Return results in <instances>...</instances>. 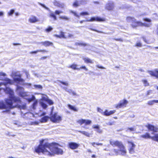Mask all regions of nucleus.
I'll list each match as a JSON object with an SVG mask.
<instances>
[{
  "label": "nucleus",
  "instance_id": "nucleus-50",
  "mask_svg": "<svg viewBox=\"0 0 158 158\" xmlns=\"http://www.w3.org/2000/svg\"><path fill=\"white\" fill-rule=\"evenodd\" d=\"M135 131V129L134 127H128L127 129V131Z\"/></svg>",
  "mask_w": 158,
  "mask_h": 158
},
{
  "label": "nucleus",
  "instance_id": "nucleus-34",
  "mask_svg": "<svg viewBox=\"0 0 158 158\" xmlns=\"http://www.w3.org/2000/svg\"><path fill=\"white\" fill-rule=\"evenodd\" d=\"M79 132L88 137H90V134L87 132L83 131H79Z\"/></svg>",
  "mask_w": 158,
  "mask_h": 158
},
{
  "label": "nucleus",
  "instance_id": "nucleus-54",
  "mask_svg": "<svg viewBox=\"0 0 158 158\" xmlns=\"http://www.w3.org/2000/svg\"><path fill=\"white\" fill-rule=\"evenodd\" d=\"M35 98L34 96H32L31 98H29L27 99L28 102H31L35 99Z\"/></svg>",
  "mask_w": 158,
  "mask_h": 158
},
{
  "label": "nucleus",
  "instance_id": "nucleus-43",
  "mask_svg": "<svg viewBox=\"0 0 158 158\" xmlns=\"http://www.w3.org/2000/svg\"><path fill=\"white\" fill-rule=\"evenodd\" d=\"M54 13L56 15H59L60 14L63 13V12L61 10H56L55 11Z\"/></svg>",
  "mask_w": 158,
  "mask_h": 158
},
{
  "label": "nucleus",
  "instance_id": "nucleus-41",
  "mask_svg": "<svg viewBox=\"0 0 158 158\" xmlns=\"http://www.w3.org/2000/svg\"><path fill=\"white\" fill-rule=\"evenodd\" d=\"M59 18L61 19H64L66 20H68L69 19L68 17L64 16H60L59 17Z\"/></svg>",
  "mask_w": 158,
  "mask_h": 158
},
{
  "label": "nucleus",
  "instance_id": "nucleus-57",
  "mask_svg": "<svg viewBox=\"0 0 158 158\" xmlns=\"http://www.w3.org/2000/svg\"><path fill=\"white\" fill-rule=\"evenodd\" d=\"M39 52H47L48 51L45 50H38Z\"/></svg>",
  "mask_w": 158,
  "mask_h": 158
},
{
  "label": "nucleus",
  "instance_id": "nucleus-26",
  "mask_svg": "<svg viewBox=\"0 0 158 158\" xmlns=\"http://www.w3.org/2000/svg\"><path fill=\"white\" fill-rule=\"evenodd\" d=\"M77 65L76 64L73 63L72 64L70 65L68 67V68H71L73 70H78L79 69V68H77Z\"/></svg>",
  "mask_w": 158,
  "mask_h": 158
},
{
  "label": "nucleus",
  "instance_id": "nucleus-6",
  "mask_svg": "<svg viewBox=\"0 0 158 158\" xmlns=\"http://www.w3.org/2000/svg\"><path fill=\"white\" fill-rule=\"evenodd\" d=\"M145 127L150 131L154 133H157L158 132V127L154 125L148 124L145 126Z\"/></svg>",
  "mask_w": 158,
  "mask_h": 158
},
{
  "label": "nucleus",
  "instance_id": "nucleus-46",
  "mask_svg": "<svg viewBox=\"0 0 158 158\" xmlns=\"http://www.w3.org/2000/svg\"><path fill=\"white\" fill-rule=\"evenodd\" d=\"M113 152L116 155H118L119 154V150L118 149H114L113 150Z\"/></svg>",
  "mask_w": 158,
  "mask_h": 158
},
{
  "label": "nucleus",
  "instance_id": "nucleus-44",
  "mask_svg": "<svg viewBox=\"0 0 158 158\" xmlns=\"http://www.w3.org/2000/svg\"><path fill=\"white\" fill-rule=\"evenodd\" d=\"M79 69H78V70H80L81 69H84L86 71H87L88 69L87 68H86L85 66L84 65H82L81 66L80 68H79Z\"/></svg>",
  "mask_w": 158,
  "mask_h": 158
},
{
  "label": "nucleus",
  "instance_id": "nucleus-52",
  "mask_svg": "<svg viewBox=\"0 0 158 158\" xmlns=\"http://www.w3.org/2000/svg\"><path fill=\"white\" fill-rule=\"evenodd\" d=\"M135 46L136 47H141L142 46V45L141 43L138 42L136 43Z\"/></svg>",
  "mask_w": 158,
  "mask_h": 158
},
{
  "label": "nucleus",
  "instance_id": "nucleus-7",
  "mask_svg": "<svg viewBox=\"0 0 158 158\" xmlns=\"http://www.w3.org/2000/svg\"><path fill=\"white\" fill-rule=\"evenodd\" d=\"M15 77H15L13 79L14 81L16 83L18 84H20V83H22L23 84L22 85H23V83L24 82V80L22 78L21 75V74H16L15 73L14 74Z\"/></svg>",
  "mask_w": 158,
  "mask_h": 158
},
{
  "label": "nucleus",
  "instance_id": "nucleus-13",
  "mask_svg": "<svg viewBox=\"0 0 158 158\" xmlns=\"http://www.w3.org/2000/svg\"><path fill=\"white\" fill-rule=\"evenodd\" d=\"M4 82L3 83V85H6L8 84L12 85L13 84V82L12 80L7 78H5L3 79Z\"/></svg>",
  "mask_w": 158,
  "mask_h": 158
},
{
  "label": "nucleus",
  "instance_id": "nucleus-36",
  "mask_svg": "<svg viewBox=\"0 0 158 158\" xmlns=\"http://www.w3.org/2000/svg\"><path fill=\"white\" fill-rule=\"evenodd\" d=\"M135 147H129V152L131 154H133L135 152Z\"/></svg>",
  "mask_w": 158,
  "mask_h": 158
},
{
  "label": "nucleus",
  "instance_id": "nucleus-18",
  "mask_svg": "<svg viewBox=\"0 0 158 158\" xmlns=\"http://www.w3.org/2000/svg\"><path fill=\"white\" fill-rule=\"evenodd\" d=\"M54 36L59 38H64L66 39L67 38V37L65 35V33L62 31H61L60 32V35L55 34Z\"/></svg>",
  "mask_w": 158,
  "mask_h": 158
},
{
  "label": "nucleus",
  "instance_id": "nucleus-49",
  "mask_svg": "<svg viewBox=\"0 0 158 158\" xmlns=\"http://www.w3.org/2000/svg\"><path fill=\"white\" fill-rule=\"evenodd\" d=\"M69 93L70 94H72L73 95H76V93L74 91H73L71 90L69 91H68Z\"/></svg>",
  "mask_w": 158,
  "mask_h": 158
},
{
  "label": "nucleus",
  "instance_id": "nucleus-33",
  "mask_svg": "<svg viewBox=\"0 0 158 158\" xmlns=\"http://www.w3.org/2000/svg\"><path fill=\"white\" fill-rule=\"evenodd\" d=\"M127 143H128L129 147H135V145L133 142L128 141H127Z\"/></svg>",
  "mask_w": 158,
  "mask_h": 158
},
{
  "label": "nucleus",
  "instance_id": "nucleus-45",
  "mask_svg": "<svg viewBox=\"0 0 158 158\" xmlns=\"http://www.w3.org/2000/svg\"><path fill=\"white\" fill-rule=\"evenodd\" d=\"M158 142V133L154 135V140Z\"/></svg>",
  "mask_w": 158,
  "mask_h": 158
},
{
  "label": "nucleus",
  "instance_id": "nucleus-4",
  "mask_svg": "<svg viewBox=\"0 0 158 158\" xmlns=\"http://www.w3.org/2000/svg\"><path fill=\"white\" fill-rule=\"evenodd\" d=\"M50 120L53 123H60L62 120V117L58 114L57 112L51 114L49 117Z\"/></svg>",
  "mask_w": 158,
  "mask_h": 158
},
{
  "label": "nucleus",
  "instance_id": "nucleus-8",
  "mask_svg": "<svg viewBox=\"0 0 158 158\" xmlns=\"http://www.w3.org/2000/svg\"><path fill=\"white\" fill-rule=\"evenodd\" d=\"M106 20L105 18H102L99 17H92L89 20H87L86 21L87 22H93V21H98V22H103Z\"/></svg>",
  "mask_w": 158,
  "mask_h": 158
},
{
  "label": "nucleus",
  "instance_id": "nucleus-60",
  "mask_svg": "<svg viewBox=\"0 0 158 158\" xmlns=\"http://www.w3.org/2000/svg\"><path fill=\"white\" fill-rule=\"evenodd\" d=\"M6 76V74L2 72H0V76Z\"/></svg>",
  "mask_w": 158,
  "mask_h": 158
},
{
  "label": "nucleus",
  "instance_id": "nucleus-61",
  "mask_svg": "<svg viewBox=\"0 0 158 158\" xmlns=\"http://www.w3.org/2000/svg\"><path fill=\"white\" fill-rule=\"evenodd\" d=\"M38 102L37 101H35L33 103V106H36Z\"/></svg>",
  "mask_w": 158,
  "mask_h": 158
},
{
  "label": "nucleus",
  "instance_id": "nucleus-15",
  "mask_svg": "<svg viewBox=\"0 0 158 158\" xmlns=\"http://www.w3.org/2000/svg\"><path fill=\"white\" fill-rule=\"evenodd\" d=\"M16 89L19 91V94L20 96L23 97L25 95L26 93L23 92L24 88L23 87L18 86L17 87Z\"/></svg>",
  "mask_w": 158,
  "mask_h": 158
},
{
  "label": "nucleus",
  "instance_id": "nucleus-17",
  "mask_svg": "<svg viewBox=\"0 0 158 158\" xmlns=\"http://www.w3.org/2000/svg\"><path fill=\"white\" fill-rule=\"evenodd\" d=\"M114 8V4L113 3H107L105 7V9L108 10H113Z\"/></svg>",
  "mask_w": 158,
  "mask_h": 158
},
{
  "label": "nucleus",
  "instance_id": "nucleus-59",
  "mask_svg": "<svg viewBox=\"0 0 158 158\" xmlns=\"http://www.w3.org/2000/svg\"><path fill=\"white\" fill-rule=\"evenodd\" d=\"M96 67H97L98 68L101 69H105V68H104L103 66H99V65H97Z\"/></svg>",
  "mask_w": 158,
  "mask_h": 158
},
{
  "label": "nucleus",
  "instance_id": "nucleus-56",
  "mask_svg": "<svg viewBox=\"0 0 158 158\" xmlns=\"http://www.w3.org/2000/svg\"><path fill=\"white\" fill-rule=\"evenodd\" d=\"M114 40L116 41H120L121 42L123 41V40L121 38H114Z\"/></svg>",
  "mask_w": 158,
  "mask_h": 158
},
{
  "label": "nucleus",
  "instance_id": "nucleus-23",
  "mask_svg": "<svg viewBox=\"0 0 158 158\" xmlns=\"http://www.w3.org/2000/svg\"><path fill=\"white\" fill-rule=\"evenodd\" d=\"M84 62L86 64H93V60L88 57H85L83 59Z\"/></svg>",
  "mask_w": 158,
  "mask_h": 158
},
{
  "label": "nucleus",
  "instance_id": "nucleus-10",
  "mask_svg": "<svg viewBox=\"0 0 158 158\" xmlns=\"http://www.w3.org/2000/svg\"><path fill=\"white\" fill-rule=\"evenodd\" d=\"M68 147L70 149L74 150L77 149L79 146V144L75 142H70L68 143Z\"/></svg>",
  "mask_w": 158,
  "mask_h": 158
},
{
  "label": "nucleus",
  "instance_id": "nucleus-24",
  "mask_svg": "<svg viewBox=\"0 0 158 158\" xmlns=\"http://www.w3.org/2000/svg\"><path fill=\"white\" fill-rule=\"evenodd\" d=\"M9 108L10 109H12L13 108H9L6 103H4L3 102H0V109H5Z\"/></svg>",
  "mask_w": 158,
  "mask_h": 158
},
{
  "label": "nucleus",
  "instance_id": "nucleus-25",
  "mask_svg": "<svg viewBox=\"0 0 158 158\" xmlns=\"http://www.w3.org/2000/svg\"><path fill=\"white\" fill-rule=\"evenodd\" d=\"M49 119V117L47 116H44L40 119V121L42 123H46L48 121Z\"/></svg>",
  "mask_w": 158,
  "mask_h": 158
},
{
  "label": "nucleus",
  "instance_id": "nucleus-62",
  "mask_svg": "<svg viewBox=\"0 0 158 158\" xmlns=\"http://www.w3.org/2000/svg\"><path fill=\"white\" fill-rule=\"evenodd\" d=\"M90 29L92 31H95V32H98V33H101V32L100 31H98V30H96L94 29H92V28H90Z\"/></svg>",
  "mask_w": 158,
  "mask_h": 158
},
{
  "label": "nucleus",
  "instance_id": "nucleus-11",
  "mask_svg": "<svg viewBox=\"0 0 158 158\" xmlns=\"http://www.w3.org/2000/svg\"><path fill=\"white\" fill-rule=\"evenodd\" d=\"M110 143L112 146L113 147L117 146L118 148L122 143L121 142L119 141L118 140L110 141Z\"/></svg>",
  "mask_w": 158,
  "mask_h": 158
},
{
  "label": "nucleus",
  "instance_id": "nucleus-9",
  "mask_svg": "<svg viewBox=\"0 0 158 158\" xmlns=\"http://www.w3.org/2000/svg\"><path fill=\"white\" fill-rule=\"evenodd\" d=\"M77 123L80 125L85 124V125H87L90 124L91 123V121L89 120L81 119L77 121Z\"/></svg>",
  "mask_w": 158,
  "mask_h": 158
},
{
  "label": "nucleus",
  "instance_id": "nucleus-21",
  "mask_svg": "<svg viewBox=\"0 0 158 158\" xmlns=\"http://www.w3.org/2000/svg\"><path fill=\"white\" fill-rule=\"evenodd\" d=\"M53 4L54 6L57 7H58L61 8H63L64 7V5L63 3H60L58 1H55L53 2Z\"/></svg>",
  "mask_w": 158,
  "mask_h": 158
},
{
  "label": "nucleus",
  "instance_id": "nucleus-28",
  "mask_svg": "<svg viewBox=\"0 0 158 158\" xmlns=\"http://www.w3.org/2000/svg\"><path fill=\"white\" fill-rule=\"evenodd\" d=\"M80 6L79 1H75L73 3V6L75 7H77Z\"/></svg>",
  "mask_w": 158,
  "mask_h": 158
},
{
  "label": "nucleus",
  "instance_id": "nucleus-40",
  "mask_svg": "<svg viewBox=\"0 0 158 158\" xmlns=\"http://www.w3.org/2000/svg\"><path fill=\"white\" fill-rule=\"evenodd\" d=\"M89 15V13L87 12H82L80 14V15L82 16L88 15Z\"/></svg>",
  "mask_w": 158,
  "mask_h": 158
},
{
  "label": "nucleus",
  "instance_id": "nucleus-19",
  "mask_svg": "<svg viewBox=\"0 0 158 158\" xmlns=\"http://www.w3.org/2000/svg\"><path fill=\"white\" fill-rule=\"evenodd\" d=\"M150 75L158 79V70H155V71H149Z\"/></svg>",
  "mask_w": 158,
  "mask_h": 158
},
{
  "label": "nucleus",
  "instance_id": "nucleus-14",
  "mask_svg": "<svg viewBox=\"0 0 158 158\" xmlns=\"http://www.w3.org/2000/svg\"><path fill=\"white\" fill-rule=\"evenodd\" d=\"M140 137L144 139H151L154 140V135L151 136L149 133L146 132L145 134L142 135L140 136Z\"/></svg>",
  "mask_w": 158,
  "mask_h": 158
},
{
  "label": "nucleus",
  "instance_id": "nucleus-48",
  "mask_svg": "<svg viewBox=\"0 0 158 158\" xmlns=\"http://www.w3.org/2000/svg\"><path fill=\"white\" fill-rule=\"evenodd\" d=\"M34 86L36 89H42V86L40 85H34Z\"/></svg>",
  "mask_w": 158,
  "mask_h": 158
},
{
  "label": "nucleus",
  "instance_id": "nucleus-35",
  "mask_svg": "<svg viewBox=\"0 0 158 158\" xmlns=\"http://www.w3.org/2000/svg\"><path fill=\"white\" fill-rule=\"evenodd\" d=\"M142 82L143 83L144 85L145 86H147L149 85V84L148 81L145 79H143L142 80Z\"/></svg>",
  "mask_w": 158,
  "mask_h": 158
},
{
  "label": "nucleus",
  "instance_id": "nucleus-16",
  "mask_svg": "<svg viewBox=\"0 0 158 158\" xmlns=\"http://www.w3.org/2000/svg\"><path fill=\"white\" fill-rule=\"evenodd\" d=\"M28 21L31 23H33L39 21V19L35 16L32 15L28 19Z\"/></svg>",
  "mask_w": 158,
  "mask_h": 158
},
{
  "label": "nucleus",
  "instance_id": "nucleus-30",
  "mask_svg": "<svg viewBox=\"0 0 158 158\" xmlns=\"http://www.w3.org/2000/svg\"><path fill=\"white\" fill-rule=\"evenodd\" d=\"M76 45L79 46H81L85 47L87 45V44L85 43H76L75 44Z\"/></svg>",
  "mask_w": 158,
  "mask_h": 158
},
{
  "label": "nucleus",
  "instance_id": "nucleus-29",
  "mask_svg": "<svg viewBox=\"0 0 158 158\" xmlns=\"http://www.w3.org/2000/svg\"><path fill=\"white\" fill-rule=\"evenodd\" d=\"M154 103H158V100H152L149 101L147 102V104L150 105H153Z\"/></svg>",
  "mask_w": 158,
  "mask_h": 158
},
{
  "label": "nucleus",
  "instance_id": "nucleus-2",
  "mask_svg": "<svg viewBox=\"0 0 158 158\" xmlns=\"http://www.w3.org/2000/svg\"><path fill=\"white\" fill-rule=\"evenodd\" d=\"M4 91L9 95V98L5 100V102L9 108L21 107V106L19 104L21 103L22 101L19 97L14 96L13 90L9 87H6L4 89Z\"/></svg>",
  "mask_w": 158,
  "mask_h": 158
},
{
  "label": "nucleus",
  "instance_id": "nucleus-12",
  "mask_svg": "<svg viewBox=\"0 0 158 158\" xmlns=\"http://www.w3.org/2000/svg\"><path fill=\"white\" fill-rule=\"evenodd\" d=\"M118 148H119L118 150L121 152V154L122 155H125L127 153V151L123 143Z\"/></svg>",
  "mask_w": 158,
  "mask_h": 158
},
{
  "label": "nucleus",
  "instance_id": "nucleus-55",
  "mask_svg": "<svg viewBox=\"0 0 158 158\" xmlns=\"http://www.w3.org/2000/svg\"><path fill=\"white\" fill-rule=\"evenodd\" d=\"M142 38L143 39V41L146 43H148V40H147L146 37L144 36L142 37Z\"/></svg>",
  "mask_w": 158,
  "mask_h": 158
},
{
  "label": "nucleus",
  "instance_id": "nucleus-47",
  "mask_svg": "<svg viewBox=\"0 0 158 158\" xmlns=\"http://www.w3.org/2000/svg\"><path fill=\"white\" fill-rule=\"evenodd\" d=\"M143 20L146 22L150 23L151 22V20L149 18H143Z\"/></svg>",
  "mask_w": 158,
  "mask_h": 158
},
{
  "label": "nucleus",
  "instance_id": "nucleus-3",
  "mask_svg": "<svg viewBox=\"0 0 158 158\" xmlns=\"http://www.w3.org/2000/svg\"><path fill=\"white\" fill-rule=\"evenodd\" d=\"M126 20L127 22L131 23V26L133 28L140 26H144L146 27H149L151 24L144 23L142 22L137 21L134 17L130 16H128L126 18Z\"/></svg>",
  "mask_w": 158,
  "mask_h": 158
},
{
  "label": "nucleus",
  "instance_id": "nucleus-37",
  "mask_svg": "<svg viewBox=\"0 0 158 158\" xmlns=\"http://www.w3.org/2000/svg\"><path fill=\"white\" fill-rule=\"evenodd\" d=\"M40 104L42 107L44 109H46L47 107V105L43 102H40Z\"/></svg>",
  "mask_w": 158,
  "mask_h": 158
},
{
  "label": "nucleus",
  "instance_id": "nucleus-22",
  "mask_svg": "<svg viewBox=\"0 0 158 158\" xmlns=\"http://www.w3.org/2000/svg\"><path fill=\"white\" fill-rule=\"evenodd\" d=\"M40 44L46 47L49 46H52L53 45V44L52 42L48 41H46L44 42H41L40 43Z\"/></svg>",
  "mask_w": 158,
  "mask_h": 158
},
{
  "label": "nucleus",
  "instance_id": "nucleus-1",
  "mask_svg": "<svg viewBox=\"0 0 158 158\" xmlns=\"http://www.w3.org/2000/svg\"><path fill=\"white\" fill-rule=\"evenodd\" d=\"M44 140L42 139L40 141V144L35 149V152L38 154L41 152L51 156H54L55 154H63V150L57 147L60 145L58 143L54 142L51 143L46 142L43 143Z\"/></svg>",
  "mask_w": 158,
  "mask_h": 158
},
{
  "label": "nucleus",
  "instance_id": "nucleus-64",
  "mask_svg": "<svg viewBox=\"0 0 158 158\" xmlns=\"http://www.w3.org/2000/svg\"><path fill=\"white\" fill-rule=\"evenodd\" d=\"M156 34L158 36V24L157 25L156 31Z\"/></svg>",
  "mask_w": 158,
  "mask_h": 158
},
{
  "label": "nucleus",
  "instance_id": "nucleus-31",
  "mask_svg": "<svg viewBox=\"0 0 158 158\" xmlns=\"http://www.w3.org/2000/svg\"><path fill=\"white\" fill-rule=\"evenodd\" d=\"M49 17L50 18H52L54 20H56L57 19L56 17L55 13H51L49 14Z\"/></svg>",
  "mask_w": 158,
  "mask_h": 158
},
{
  "label": "nucleus",
  "instance_id": "nucleus-53",
  "mask_svg": "<svg viewBox=\"0 0 158 158\" xmlns=\"http://www.w3.org/2000/svg\"><path fill=\"white\" fill-rule=\"evenodd\" d=\"M38 52H39L38 50H35V51H32L30 52H29V53L30 54H36V53H37Z\"/></svg>",
  "mask_w": 158,
  "mask_h": 158
},
{
  "label": "nucleus",
  "instance_id": "nucleus-58",
  "mask_svg": "<svg viewBox=\"0 0 158 158\" xmlns=\"http://www.w3.org/2000/svg\"><path fill=\"white\" fill-rule=\"evenodd\" d=\"M98 112H99L102 113L103 114V110L102 109H101L100 108H98Z\"/></svg>",
  "mask_w": 158,
  "mask_h": 158
},
{
  "label": "nucleus",
  "instance_id": "nucleus-5",
  "mask_svg": "<svg viewBox=\"0 0 158 158\" xmlns=\"http://www.w3.org/2000/svg\"><path fill=\"white\" fill-rule=\"evenodd\" d=\"M128 103V101L127 100L124 99L121 100L119 103L116 104L115 107L117 109L125 107L127 106Z\"/></svg>",
  "mask_w": 158,
  "mask_h": 158
},
{
  "label": "nucleus",
  "instance_id": "nucleus-38",
  "mask_svg": "<svg viewBox=\"0 0 158 158\" xmlns=\"http://www.w3.org/2000/svg\"><path fill=\"white\" fill-rule=\"evenodd\" d=\"M45 101L47 102L49 105H52L53 104V101L50 99H45Z\"/></svg>",
  "mask_w": 158,
  "mask_h": 158
},
{
  "label": "nucleus",
  "instance_id": "nucleus-32",
  "mask_svg": "<svg viewBox=\"0 0 158 158\" xmlns=\"http://www.w3.org/2000/svg\"><path fill=\"white\" fill-rule=\"evenodd\" d=\"M69 12L70 13L73 14L74 15V16H75V17H77L78 18H80V15H78L76 12L72 10H70L69 11Z\"/></svg>",
  "mask_w": 158,
  "mask_h": 158
},
{
  "label": "nucleus",
  "instance_id": "nucleus-42",
  "mask_svg": "<svg viewBox=\"0 0 158 158\" xmlns=\"http://www.w3.org/2000/svg\"><path fill=\"white\" fill-rule=\"evenodd\" d=\"M14 9H11L7 13V14L8 16H11L14 12Z\"/></svg>",
  "mask_w": 158,
  "mask_h": 158
},
{
  "label": "nucleus",
  "instance_id": "nucleus-27",
  "mask_svg": "<svg viewBox=\"0 0 158 158\" xmlns=\"http://www.w3.org/2000/svg\"><path fill=\"white\" fill-rule=\"evenodd\" d=\"M68 106L69 109L71 110L75 111H78V109L74 106H72L70 104H68Z\"/></svg>",
  "mask_w": 158,
  "mask_h": 158
},
{
  "label": "nucleus",
  "instance_id": "nucleus-20",
  "mask_svg": "<svg viewBox=\"0 0 158 158\" xmlns=\"http://www.w3.org/2000/svg\"><path fill=\"white\" fill-rule=\"evenodd\" d=\"M116 110H115L108 111V110H106L103 113V115L106 116H108L114 114Z\"/></svg>",
  "mask_w": 158,
  "mask_h": 158
},
{
  "label": "nucleus",
  "instance_id": "nucleus-51",
  "mask_svg": "<svg viewBox=\"0 0 158 158\" xmlns=\"http://www.w3.org/2000/svg\"><path fill=\"white\" fill-rule=\"evenodd\" d=\"M59 82L64 85L66 86H68V83L67 82H65L61 81H59Z\"/></svg>",
  "mask_w": 158,
  "mask_h": 158
},
{
  "label": "nucleus",
  "instance_id": "nucleus-63",
  "mask_svg": "<svg viewBox=\"0 0 158 158\" xmlns=\"http://www.w3.org/2000/svg\"><path fill=\"white\" fill-rule=\"evenodd\" d=\"M97 131L98 133H101L102 132V131L99 128V129H98L97 130Z\"/></svg>",
  "mask_w": 158,
  "mask_h": 158
},
{
  "label": "nucleus",
  "instance_id": "nucleus-39",
  "mask_svg": "<svg viewBox=\"0 0 158 158\" xmlns=\"http://www.w3.org/2000/svg\"><path fill=\"white\" fill-rule=\"evenodd\" d=\"M53 29V28L50 26H49L45 29V31L47 32H49Z\"/></svg>",
  "mask_w": 158,
  "mask_h": 158
}]
</instances>
